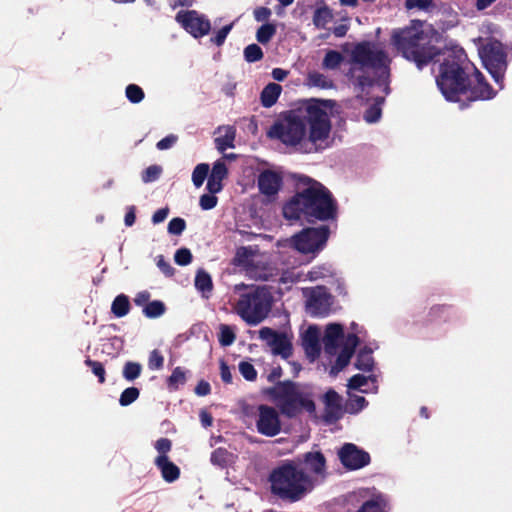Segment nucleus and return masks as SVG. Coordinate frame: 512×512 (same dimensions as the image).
Here are the masks:
<instances>
[{"label":"nucleus","instance_id":"obj_60","mask_svg":"<svg viewBox=\"0 0 512 512\" xmlns=\"http://www.w3.org/2000/svg\"><path fill=\"white\" fill-rule=\"evenodd\" d=\"M358 343H359L358 336L354 333H351V334H348L347 337L345 338V342H344V345L342 348L348 349V351H352L354 353Z\"/></svg>","mask_w":512,"mask_h":512},{"label":"nucleus","instance_id":"obj_7","mask_svg":"<svg viewBox=\"0 0 512 512\" xmlns=\"http://www.w3.org/2000/svg\"><path fill=\"white\" fill-rule=\"evenodd\" d=\"M265 394L274 401L280 413L288 419L298 417L303 411L309 414L316 412L312 394L291 380L277 382L273 387L267 388Z\"/></svg>","mask_w":512,"mask_h":512},{"label":"nucleus","instance_id":"obj_28","mask_svg":"<svg viewBox=\"0 0 512 512\" xmlns=\"http://www.w3.org/2000/svg\"><path fill=\"white\" fill-rule=\"evenodd\" d=\"M355 367L358 370L364 372H370L374 367V359L372 356V350L370 348L364 347L361 349L356 357V361L354 363Z\"/></svg>","mask_w":512,"mask_h":512},{"label":"nucleus","instance_id":"obj_52","mask_svg":"<svg viewBox=\"0 0 512 512\" xmlns=\"http://www.w3.org/2000/svg\"><path fill=\"white\" fill-rule=\"evenodd\" d=\"M233 24H228L223 26L221 29L217 31L215 36L211 37V42L214 43L217 46L223 45L225 42L229 32L232 29Z\"/></svg>","mask_w":512,"mask_h":512},{"label":"nucleus","instance_id":"obj_35","mask_svg":"<svg viewBox=\"0 0 512 512\" xmlns=\"http://www.w3.org/2000/svg\"><path fill=\"white\" fill-rule=\"evenodd\" d=\"M276 34V25L273 23H264L256 32V39L261 44H267Z\"/></svg>","mask_w":512,"mask_h":512},{"label":"nucleus","instance_id":"obj_48","mask_svg":"<svg viewBox=\"0 0 512 512\" xmlns=\"http://www.w3.org/2000/svg\"><path fill=\"white\" fill-rule=\"evenodd\" d=\"M239 371L247 381H255L257 378V371L250 362L241 361L239 363Z\"/></svg>","mask_w":512,"mask_h":512},{"label":"nucleus","instance_id":"obj_32","mask_svg":"<svg viewBox=\"0 0 512 512\" xmlns=\"http://www.w3.org/2000/svg\"><path fill=\"white\" fill-rule=\"evenodd\" d=\"M334 271L329 264H321L314 266L308 273L307 278L310 281H317L327 277H334Z\"/></svg>","mask_w":512,"mask_h":512},{"label":"nucleus","instance_id":"obj_29","mask_svg":"<svg viewBox=\"0 0 512 512\" xmlns=\"http://www.w3.org/2000/svg\"><path fill=\"white\" fill-rule=\"evenodd\" d=\"M131 309L129 297L125 294L117 295L112 304H111V312L117 318H122L126 316Z\"/></svg>","mask_w":512,"mask_h":512},{"label":"nucleus","instance_id":"obj_14","mask_svg":"<svg viewBox=\"0 0 512 512\" xmlns=\"http://www.w3.org/2000/svg\"><path fill=\"white\" fill-rule=\"evenodd\" d=\"M259 337L267 342L274 355H280L284 359L292 356V343L285 333H279L272 328L263 327L259 330Z\"/></svg>","mask_w":512,"mask_h":512},{"label":"nucleus","instance_id":"obj_49","mask_svg":"<svg viewBox=\"0 0 512 512\" xmlns=\"http://www.w3.org/2000/svg\"><path fill=\"white\" fill-rule=\"evenodd\" d=\"M368 405L367 400L363 396L354 395L349 399L348 410L350 413H358Z\"/></svg>","mask_w":512,"mask_h":512},{"label":"nucleus","instance_id":"obj_55","mask_svg":"<svg viewBox=\"0 0 512 512\" xmlns=\"http://www.w3.org/2000/svg\"><path fill=\"white\" fill-rule=\"evenodd\" d=\"M308 79L312 85L317 87L328 88L331 86V84H329L327 81V78L318 72L310 73Z\"/></svg>","mask_w":512,"mask_h":512},{"label":"nucleus","instance_id":"obj_38","mask_svg":"<svg viewBox=\"0 0 512 512\" xmlns=\"http://www.w3.org/2000/svg\"><path fill=\"white\" fill-rule=\"evenodd\" d=\"M141 372H142V366L140 363L133 362V361H127L124 364V367L122 370V375H123L124 379H126L129 382H132L141 375Z\"/></svg>","mask_w":512,"mask_h":512},{"label":"nucleus","instance_id":"obj_20","mask_svg":"<svg viewBox=\"0 0 512 512\" xmlns=\"http://www.w3.org/2000/svg\"><path fill=\"white\" fill-rule=\"evenodd\" d=\"M361 498L363 497L360 492H353L347 496V501L360 504L357 512H384L386 502L382 496H376L368 500H362Z\"/></svg>","mask_w":512,"mask_h":512},{"label":"nucleus","instance_id":"obj_45","mask_svg":"<svg viewBox=\"0 0 512 512\" xmlns=\"http://www.w3.org/2000/svg\"><path fill=\"white\" fill-rule=\"evenodd\" d=\"M162 167L159 165H150L141 174V179L144 183H151L156 181L162 174Z\"/></svg>","mask_w":512,"mask_h":512},{"label":"nucleus","instance_id":"obj_39","mask_svg":"<svg viewBox=\"0 0 512 512\" xmlns=\"http://www.w3.org/2000/svg\"><path fill=\"white\" fill-rule=\"evenodd\" d=\"M219 343L223 347L230 346L236 339V334L233 328L227 324H221L219 327Z\"/></svg>","mask_w":512,"mask_h":512},{"label":"nucleus","instance_id":"obj_22","mask_svg":"<svg viewBox=\"0 0 512 512\" xmlns=\"http://www.w3.org/2000/svg\"><path fill=\"white\" fill-rule=\"evenodd\" d=\"M303 347L307 356L312 360L320 355L319 332L315 326H309L306 330L303 337Z\"/></svg>","mask_w":512,"mask_h":512},{"label":"nucleus","instance_id":"obj_24","mask_svg":"<svg viewBox=\"0 0 512 512\" xmlns=\"http://www.w3.org/2000/svg\"><path fill=\"white\" fill-rule=\"evenodd\" d=\"M303 463L307 471L316 475H321L325 472L326 459L320 451L305 453Z\"/></svg>","mask_w":512,"mask_h":512},{"label":"nucleus","instance_id":"obj_1","mask_svg":"<svg viewBox=\"0 0 512 512\" xmlns=\"http://www.w3.org/2000/svg\"><path fill=\"white\" fill-rule=\"evenodd\" d=\"M442 61L436 83L446 100L467 108L475 101L491 100L496 91L485 76L468 60L462 48L441 50Z\"/></svg>","mask_w":512,"mask_h":512},{"label":"nucleus","instance_id":"obj_9","mask_svg":"<svg viewBox=\"0 0 512 512\" xmlns=\"http://www.w3.org/2000/svg\"><path fill=\"white\" fill-rule=\"evenodd\" d=\"M329 235L330 229L326 225L304 228L292 237V245L303 254H315L325 247Z\"/></svg>","mask_w":512,"mask_h":512},{"label":"nucleus","instance_id":"obj_58","mask_svg":"<svg viewBox=\"0 0 512 512\" xmlns=\"http://www.w3.org/2000/svg\"><path fill=\"white\" fill-rule=\"evenodd\" d=\"M178 140V136L169 134L157 142L156 147L158 150H167L171 148Z\"/></svg>","mask_w":512,"mask_h":512},{"label":"nucleus","instance_id":"obj_18","mask_svg":"<svg viewBox=\"0 0 512 512\" xmlns=\"http://www.w3.org/2000/svg\"><path fill=\"white\" fill-rule=\"evenodd\" d=\"M228 168L223 159L214 162L212 170L208 176L206 189L212 194H217L223 189L222 181L228 177Z\"/></svg>","mask_w":512,"mask_h":512},{"label":"nucleus","instance_id":"obj_26","mask_svg":"<svg viewBox=\"0 0 512 512\" xmlns=\"http://www.w3.org/2000/svg\"><path fill=\"white\" fill-rule=\"evenodd\" d=\"M282 91V87L276 83L266 85L260 95L261 104L266 107H272L278 100Z\"/></svg>","mask_w":512,"mask_h":512},{"label":"nucleus","instance_id":"obj_16","mask_svg":"<svg viewBox=\"0 0 512 512\" xmlns=\"http://www.w3.org/2000/svg\"><path fill=\"white\" fill-rule=\"evenodd\" d=\"M323 401L325 404L323 420L327 424L338 421L343 415L341 396L334 389H329L324 394Z\"/></svg>","mask_w":512,"mask_h":512},{"label":"nucleus","instance_id":"obj_23","mask_svg":"<svg viewBox=\"0 0 512 512\" xmlns=\"http://www.w3.org/2000/svg\"><path fill=\"white\" fill-rule=\"evenodd\" d=\"M455 315V310L453 306L448 304H435L433 305L427 314V323H435V322H449L453 319Z\"/></svg>","mask_w":512,"mask_h":512},{"label":"nucleus","instance_id":"obj_31","mask_svg":"<svg viewBox=\"0 0 512 512\" xmlns=\"http://www.w3.org/2000/svg\"><path fill=\"white\" fill-rule=\"evenodd\" d=\"M344 61L343 55L336 50H328L323 58L322 67L328 70L338 69Z\"/></svg>","mask_w":512,"mask_h":512},{"label":"nucleus","instance_id":"obj_17","mask_svg":"<svg viewBox=\"0 0 512 512\" xmlns=\"http://www.w3.org/2000/svg\"><path fill=\"white\" fill-rule=\"evenodd\" d=\"M282 184L283 179L281 175L272 170H265L261 172L258 177V188L260 192L269 197L277 195Z\"/></svg>","mask_w":512,"mask_h":512},{"label":"nucleus","instance_id":"obj_53","mask_svg":"<svg viewBox=\"0 0 512 512\" xmlns=\"http://www.w3.org/2000/svg\"><path fill=\"white\" fill-rule=\"evenodd\" d=\"M218 203V198L215 194L209 192V194H203L200 197L199 205L203 210H211Z\"/></svg>","mask_w":512,"mask_h":512},{"label":"nucleus","instance_id":"obj_36","mask_svg":"<svg viewBox=\"0 0 512 512\" xmlns=\"http://www.w3.org/2000/svg\"><path fill=\"white\" fill-rule=\"evenodd\" d=\"M232 454L225 448L219 447L211 453L210 461L213 465L225 468L230 461Z\"/></svg>","mask_w":512,"mask_h":512},{"label":"nucleus","instance_id":"obj_37","mask_svg":"<svg viewBox=\"0 0 512 512\" xmlns=\"http://www.w3.org/2000/svg\"><path fill=\"white\" fill-rule=\"evenodd\" d=\"M165 310L166 307L162 301L154 300L145 305L143 313L147 318H158L165 313Z\"/></svg>","mask_w":512,"mask_h":512},{"label":"nucleus","instance_id":"obj_10","mask_svg":"<svg viewBox=\"0 0 512 512\" xmlns=\"http://www.w3.org/2000/svg\"><path fill=\"white\" fill-rule=\"evenodd\" d=\"M506 57V52L498 42L485 45L481 51L483 64L500 89L504 87V75L507 69Z\"/></svg>","mask_w":512,"mask_h":512},{"label":"nucleus","instance_id":"obj_50","mask_svg":"<svg viewBox=\"0 0 512 512\" xmlns=\"http://www.w3.org/2000/svg\"><path fill=\"white\" fill-rule=\"evenodd\" d=\"M186 228V221L183 218L175 217L168 223V232L172 235H180Z\"/></svg>","mask_w":512,"mask_h":512},{"label":"nucleus","instance_id":"obj_41","mask_svg":"<svg viewBox=\"0 0 512 512\" xmlns=\"http://www.w3.org/2000/svg\"><path fill=\"white\" fill-rule=\"evenodd\" d=\"M244 59L248 63L258 62L263 59L264 53L261 47L257 44H249L244 48Z\"/></svg>","mask_w":512,"mask_h":512},{"label":"nucleus","instance_id":"obj_3","mask_svg":"<svg viewBox=\"0 0 512 512\" xmlns=\"http://www.w3.org/2000/svg\"><path fill=\"white\" fill-rule=\"evenodd\" d=\"M297 187L295 195L283 205L284 218L288 220L304 218L309 223L337 218V201L322 183L301 175L297 177Z\"/></svg>","mask_w":512,"mask_h":512},{"label":"nucleus","instance_id":"obj_62","mask_svg":"<svg viewBox=\"0 0 512 512\" xmlns=\"http://www.w3.org/2000/svg\"><path fill=\"white\" fill-rule=\"evenodd\" d=\"M220 376L224 383H232V373L230 367L226 364L225 361H221L220 363Z\"/></svg>","mask_w":512,"mask_h":512},{"label":"nucleus","instance_id":"obj_30","mask_svg":"<svg viewBox=\"0 0 512 512\" xmlns=\"http://www.w3.org/2000/svg\"><path fill=\"white\" fill-rule=\"evenodd\" d=\"M187 371L183 367H176L171 375L167 378L166 384L170 391H177L181 385L187 381Z\"/></svg>","mask_w":512,"mask_h":512},{"label":"nucleus","instance_id":"obj_27","mask_svg":"<svg viewBox=\"0 0 512 512\" xmlns=\"http://www.w3.org/2000/svg\"><path fill=\"white\" fill-rule=\"evenodd\" d=\"M195 288L202 293L203 297L208 298L213 290V282L210 274L204 269H199L195 276Z\"/></svg>","mask_w":512,"mask_h":512},{"label":"nucleus","instance_id":"obj_54","mask_svg":"<svg viewBox=\"0 0 512 512\" xmlns=\"http://www.w3.org/2000/svg\"><path fill=\"white\" fill-rule=\"evenodd\" d=\"M432 5L433 0H405V7L408 10L415 8L420 10H427Z\"/></svg>","mask_w":512,"mask_h":512},{"label":"nucleus","instance_id":"obj_51","mask_svg":"<svg viewBox=\"0 0 512 512\" xmlns=\"http://www.w3.org/2000/svg\"><path fill=\"white\" fill-rule=\"evenodd\" d=\"M154 447L158 452V456H167L172 449V441L163 437L155 442Z\"/></svg>","mask_w":512,"mask_h":512},{"label":"nucleus","instance_id":"obj_25","mask_svg":"<svg viewBox=\"0 0 512 512\" xmlns=\"http://www.w3.org/2000/svg\"><path fill=\"white\" fill-rule=\"evenodd\" d=\"M221 130H224V135L216 137L214 139V143L216 149L219 152L224 153L228 148L235 147L234 142L236 138V128L231 125L220 126L217 128V132H220Z\"/></svg>","mask_w":512,"mask_h":512},{"label":"nucleus","instance_id":"obj_57","mask_svg":"<svg viewBox=\"0 0 512 512\" xmlns=\"http://www.w3.org/2000/svg\"><path fill=\"white\" fill-rule=\"evenodd\" d=\"M367 377L362 374L353 375L348 381V387L350 389L357 390L367 384Z\"/></svg>","mask_w":512,"mask_h":512},{"label":"nucleus","instance_id":"obj_61","mask_svg":"<svg viewBox=\"0 0 512 512\" xmlns=\"http://www.w3.org/2000/svg\"><path fill=\"white\" fill-rule=\"evenodd\" d=\"M157 266L166 276L170 277L174 275V268L170 265L169 262L165 261L162 255L158 257Z\"/></svg>","mask_w":512,"mask_h":512},{"label":"nucleus","instance_id":"obj_21","mask_svg":"<svg viewBox=\"0 0 512 512\" xmlns=\"http://www.w3.org/2000/svg\"><path fill=\"white\" fill-rule=\"evenodd\" d=\"M154 464L160 470L162 478L168 482L173 483L180 477V469L169 460L168 456H157Z\"/></svg>","mask_w":512,"mask_h":512},{"label":"nucleus","instance_id":"obj_46","mask_svg":"<svg viewBox=\"0 0 512 512\" xmlns=\"http://www.w3.org/2000/svg\"><path fill=\"white\" fill-rule=\"evenodd\" d=\"M193 256L188 248H180L175 252L174 261L179 266H186L192 262Z\"/></svg>","mask_w":512,"mask_h":512},{"label":"nucleus","instance_id":"obj_64","mask_svg":"<svg viewBox=\"0 0 512 512\" xmlns=\"http://www.w3.org/2000/svg\"><path fill=\"white\" fill-rule=\"evenodd\" d=\"M168 214H169L168 207L158 209L157 211L154 212V214L152 216L153 224H159V223L163 222L167 218Z\"/></svg>","mask_w":512,"mask_h":512},{"label":"nucleus","instance_id":"obj_4","mask_svg":"<svg viewBox=\"0 0 512 512\" xmlns=\"http://www.w3.org/2000/svg\"><path fill=\"white\" fill-rule=\"evenodd\" d=\"M350 68L346 72L347 79L357 92V97L363 99L367 88L373 87L375 79L370 76L368 69L389 74L390 60L382 49H375L368 41L357 43L350 53Z\"/></svg>","mask_w":512,"mask_h":512},{"label":"nucleus","instance_id":"obj_56","mask_svg":"<svg viewBox=\"0 0 512 512\" xmlns=\"http://www.w3.org/2000/svg\"><path fill=\"white\" fill-rule=\"evenodd\" d=\"M353 354L354 353L352 351H348V349L342 348L336 359V367L340 370L345 368L349 364Z\"/></svg>","mask_w":512,"mask_h":512},{"label":"nucleus","instance_id":"obj_44","mask_svg":"<svg viewBox=\"0 0 512 512\" xmlns=\"http://www.w3.org/2000/svg\"><path fill=\"white\" fill-rule=\"evenodd\" d=\"M140 395V391L136 387H128L120 395L119 404L121 406H128L135 402Z\"/></svg>","mask_w":512,"mask_h":512},{"label":"nucleus","instance_id":"obj_12","mask_svg":"<svg viewBox=\"0 0 512 512\" xmlns=\"http://www.w3.org/2000/svg\"><path fill=\"white\" fill-rule=\"evenodd\" d=\"M175 20L194 38L207 35L211 29L210 21L196 10H180L176 14Z\"/></svg>","mask_w":512,"mask_h":512},{"label":"nucleus","instance_id":"obj_63","mask_svg":"<svg viewBox=\"0 0 512 512\" xmlns=\"http://www.w3.org/2000/svg\"><path fill=\"white\" fill-rule=\"evenodd\" d=\"M195 394L198 396H206L211 392V386L206 380H200L195 387Z\"/></svg>","mask_w":512,"mask_h":512},{"label":"nucleus","instance_id":"obj_15","mask_svg":"<svg viewBox=\"0 0 512 512\" xmlns=\"http://www.w3.org/2000/svg\"><path fill=\"white\" fill-rule=\"evenodd\" d=\"M342 465L348 470H358L367 466L370 461L368 452L359 449L353 443H345L338 452Z\"/></svg>","mask_w":512,"mask_h":512},{"label":"nucleus","instance_id":"obj_33","mask_svg":"<svg viewBox=\"0 0 512 512\" xmlns=\"http://www.w3.org/2000/svg\"><path fill=\"white\" fill-rule=\"evenodd\" d=\"M383 102V97H377L375 103L366 109L363 118L367 123H375L380 119L382 114L381 104Z\"/></svg>","mask_w":512,"mask_h":512},{"label":"nucleus","instance_id":"obj_6","mask_svg":"<svg viewBox=\"0 0 512 512\" xmlns=\"http://www.w3.org/2000/svg\"><path fill=\"white\" fill-rule=\"evenodd\" d=\"M270 491L283 501L301 500L313 488L311 477L293 461H286L269 474Z\"/></svg>","mask_w":512,"mask_h":512},{"label":"nucleus","instance_id":"obj_5","mask_svg":"<svg viewBox=\"0 0 512 512\" xmlns=\"http://www.w3.org/2000/svg\"><path fill=\"white\" fill-rule=\"evenodd\" d=\"M391 43L403 58L415 63L420 70L432 61H441L439 58L441 49L431 44L419 21H413L410 26L395 29L391 35Z\"/></svg>","mask_w":512,"mask_h":512},{"label":"nucleus","instance_id":"obj_11","mask_svg":"<svg viewBox=\"0 0 512 512\" xmlns=\"http://www.w3.org/2000/svg\"><path fill=\"white\" fill-rule=\"evenodd\" d=\"M257 432L266 437H274L282 430V423L276 408L260 404L257 406Z\"/></svg>","mask_w":512,"mask_h":512},{"label":"nucleus","instance_id":"obj_8","mask_svg":"<svg viewBox=\"0 0 512 512\" xmlns=\"http://www.w3.org/2000/svg\"><path fill=\"white\" fill-rule=\"evenodd\" d=\"M273 296L267 286H257L240 295L236 305V313L248 325H258L269 314Z\"/></svg>","mask_w":512,"mask_h":512},{"label":"nucleus","instance_id":"obj_59","mask_svg":"<svg viewBox=\"0 0 512 512\" xmlns=\"http://www.w3.org/2000/svg\"><path fill=\"white\" fill-rule=\"evenodd\" d=\"M272 12L267 7H257L254 9L253 15L257 22H266L269 20Z\"/></svg>","mask_w":512,"mask_h":512},{"label":"nucleus","instance_id":"obj_2","mask_svg":"<svg viewBox=\"0 0 512 512\" xmlns=\"http://www.w3.org/2000/svg\"><path fill=\"white\" fill-rule=\"evenodd\" d=\"M333 106L331 100L310 99L303 104V117L295 111H289L278 119L267 131L270 139H276L287 146H296L306 135V125H309V141L317 144L328 138L331 122L327 109Z\"/></svg>","mask_w":512,"mask_h":512},{"label":"nucleus","instance_id":"obj_47","mask_svg":"<svg viewBox=\"0 0 512 512\" xmlns=\"http://www.w3.org/2000/svg\"><path fill=\"white\" fill-rule=\"evenodd\" d=\"M164 365V357L161 352L157 349H154L150 352L148 358V367L150 370H160Z\"/></svg>","mask_w":512,"mask_h":512},{"label":"nucleus","instance_id":"obj_19","mask_svg":"<svg viewBox=\"0 0 512 512\" xmlns=\"http://www.w3.org/2000/svg\"><path fill=\"white\" fill-rule=\"evenodd\" d=\"M344 337L343 326L338 323L327 325L323 337L324 350L327 354L334 355L339 347V341Z\"/></svg>","mask_w":512,"mask_h":512},{"label":"nucleus","instance_id":"obj_43","mask_svg":"<svg viewBox=\"0 0 512 512\" xmlns=\"http://www.w3.org/2000/svg\"><path fill=\"white\" fill-rule=\"evenodd\" d=\"M125 94L127 99L133 104L140 103L145 97L143 89L136 84H129L126 87Z\"/></svg>","mask_w":512,"mask_h":512},{"label":"nucleus","instance_id":"obj_42","mask_svg":"<svg viewBox=\"0 0 512 512\" xmlns=\"http://www.w3.org/2000/svg\"><path fill=\"white\" fill-rule=\"evenodd\" d=\"M84 363L87 367L91 369L92 373L98 378V382L100 384L105 383L106 371L104 365L101 362L87 358Z\"/></svg>","mask_w":512,"mask_h":512},{"label":"nucleus","instance_id":"obj_34","mask_svg":"<svg viewBox=\"0 0 512 512\" xmlns=\"http://www.w3.org/2000/svg\"><path fill=\"white\" fill-rule=\"evenodd\" d=\"M332 17L333 15L329 7H320L314 12L313 23L317 28L323 29L332 20Z\"/></svg>","mask_w":512,"mask_h":512},{"label":"nucleus","instance_id":"obj_40","mask_svg":"<svg viewBox=\"0 0 512 512\" xmlns=\"http://www.w3.org/2000/svg\"><path fill=\"white\" fill-rule=\"evenodd\" d=\"M209 165L206 163L198 164L192 172V182L199 188L203 185L205 179L209 176Z\"/></svg>","mask_w":512,"mask_h":512},{"label":"nucleus","instance_id":"obj_13","mask_svg":"<svg viewBox=\"0 0 512 512\" xmlns=\"http://www.w3.org/2000/svg\"><path fill=\"white\" fill-rule=\"evenodd\" d=\"M332 296L324 286L312 288L307 295L306 309L312 317H325L330 313Z\"/></svg>","mask_w":512,"mask_h":512}]
</instances>
